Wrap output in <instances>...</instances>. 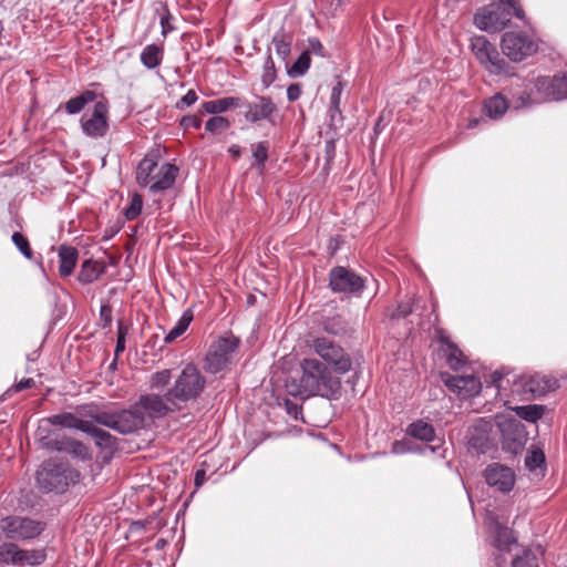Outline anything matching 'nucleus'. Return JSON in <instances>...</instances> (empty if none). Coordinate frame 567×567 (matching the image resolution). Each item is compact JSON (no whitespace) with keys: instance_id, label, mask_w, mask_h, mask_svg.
I'll return each instance as SVG.
<instances>
[{"instance_id":"9b49d317","label":"nucleus","mask_w":567,"mask_h":567,"mask_svg":"<svg viewBox=\"0 0 567 567\" xmlns=\"http://www.w3.org/2000/svg\"><path fill=\"white\" fill-rule=\"evenodd\" d=\"M538 49L536 41L524 32H506L502 39V50L512 61L519 62Z\"/></svg>"},{"instance_id":"72a5a7b5","label":"nucleus","mask_w":567,"mask_h":567,"mask_svg":"<svg viewBox=\"0 0 567 567\" xmlns=\"http://www.w3.org/2000/svg\"><path fill=\"white\" fill-rule=\"evenodd\" d=\"M95 96H96L95 92L85 91L82 94H80L79 96L70 99L65 103V111L69 114H78L84 109V106L87 103L93 102Z\"/></svg>"},{"instance_id":"2f4dec72","label":"nucleus","mask_w":567,"mask_h":567,"mask_svg":"<svg viewBox=\"0 0 567 567\" xmlns=\"http://www.w3.org/2000/svg\"><path fill=\"white\" fill-rule=\"evenodd\" d=\"M446 346V361L451 369L457 371L465 364V355L463 352L451 341L442 339Z\"/></svg>"},{"instance_id":"7ed1b4c3","label":"nucleus","mask_w":567,"mask_h":567,"mask_svg":"<svg viewBox=\"0 0 567 567\" xmlns=\"http://www.w3.org/2000/svg\"><path fill=\"white\" fill-rule=\"evenodd\" d=\"M80 472L65 462L50 458L37 471V486L43 492H64L70 484L80 481Z\"/></svg>"},{"instance_id":"39448f33","label":"nucleus","mask_w":567,"mask_h":567,"mask_svg":"<svg viewBox=\"0 0 567 567\" xmlns=\"http://www.w3.org/2000/svg\"><path fill=\"white\" fill-rule=\"evenodd\" d=\"M45 523L28 516L9 515L0 519V539L28 542L40 536Z\"/></svg>"},{"instance_id":"e2e57ef3","label":"nucleus","mask_w":567,"mask_h":567,"mask_svg":"<svg viewBox=\"0 0 567 567\" xmlns=\"http://www.w3.org/2000/svg\"><path fill=\"white\" fill-rule=\"evenodd\" d=\"M125 349V336L122 332V330H118V336L116 340V347H115V353L118 354L120 352L124 351Z\"/></svg>"},{"instance_id":"09e8293b","label":"nucleus","mask_w":567,"mask_h":567,"mask_svg":"<svg viewBox=\"0 0 567 567\" xmlns=\"http://www.w3.org/2000/svg\"><path fill=\"white\" fill-rule=\"evenodd\" d=\"M323 330L330 334H341L346 331V326L340 318H328L323 321Z\"/></svg>"},{"instance_id":"c9c22d12","label":"nucleus","mask_w":567,"mask_h":567,"mask_svg":"<svg viewBox=\"0 0 567 567\" xmlns=\"http://www.w3.org/2000/svg\"><path fill=\"white\" fill-rule=\"evenodd\" d=\"M471 47L480 63H482L483 60H488V54L494 49V45L485 37L473 38Z\"/></svg>"},{"instance_id":"412c9836","label":"nucleus","mask_w":567,"mask_h":567,"mask_svg":"<svg viewBox=\"0 0 567 567\" xmlns=\"http://www.w3.org/2000/svg\"><path fill=\"white\" fill-rule=\"evenodd\" d=\"M79 258L76 248L61 245L59 247V274L61 277H69L73 274Z\"/></svg>"},{"instance_id":"b1692460","label":"nucleus","mask_w":567,"mask_h":567,"mask_svg":"<svg viewBox=\"0 0 567 567\" xmlns=\"http://www.w3.org/2000/svg\"><path fill=\"white\" fill-rule=\"evenodd\" d=\"M84 433L89 434L100 449L113 450L116 445V439L111 433L96 427L91 422H87Z\"/></svg>"},{"instance_id":"f3484780","label":"nucleus","mask_w":567,"mask_h":567,"mask_svg":"<svg viewBox=\"0 0 567 567\" xmlns=\"http://www.w3.org/2000/svg\"><path fill=\"white\" fill-rule=\"evenodd\" d=\"M556 91L557 89L554 76H539L530 84L527 99L535 103L560 101Z\"/></svg>"},{"instance_id":"3c124183","label":"nucleus","mask_w":567,"mask_h":567,"mask_svg":"<svg viewBox=\"0 0 567 567\" xmlns=\"http://www.w3.org/2000/svg\"><path fill=\"white\" fill-rule=\"evenodd\" d=\"M342 91L343 84L341 81H338L337 84L332 86L329 107H333L336 110L340 107Z\"/></svg>"},{"instance_id":"5fc2aeb1","label":"nucleus","mask_w":567,"mask_h":567,"mask_svg":"<svg viewBox=\"0 0 567 567\" xmlns=\"http://www.w3.org/2000/svg\"><path fill=\"white\" fill-rule=\"evenodd\" d=\"M198 100L197 93L194 90H189L177 103L176 107L179 110H184L187 106H190L196 103Z\"/></svg>"},{"instance_id":"8fccbe9b","label":"nucleus","mask_w":567,"mask_h":567,"mask_svg":"<svg viewBox=\"0 0 567 567\" xmlns=\"http://www.w3.org/2000/svg\"><path fill=\"white\" fill-rule=\"evenodd\" d=\"M556 83V93L560 100L567 99V73L554 75Z\"/></svg>"},{"instance_id":"4468645a","label":"nucleus","mask_w":567,"mask_h":567,"mask_svg":"<svg viewBox=\"0 0 567 567\" xmlns=\"http://www.w3.org/2000/svg\"><path fill=\"white\" fill-rule=\"evenodd\" d=\"M45 554L38 549H21L16 542L0 545V563L7 565L34 566L44 561Z\"/></svg>"},{"instance_id":"13d9d810","label":"nucleus","mask_w":567,"mask_h":567,"mask_svg":"<svg viewBox=\"0 0 567 567\" xmlns=\"http://www.w3.org/2000/svg\"><path fill=\"white\" fill-rule=\"evenodd\" d=\"M328 113L330 117V126L337 127L338 124L342 123V112L340 107H338L337 110L333 107H329Z\"/></svg>"},{"instance_id":"a18cd8bd","label":"nucleus","mask_w":567,"mask_h":567,"mask_svg":"<svg viewBox=\"0 0 567 567\" xmlns=\"http://www.w3.org/2000/svg\"><path fill=\"white\" fill-rule=\"evenodd\" d=\"M142 207L143 197L140 194H134L131 198L130 205L123 212L126 220L135 219L141 214Z\"/></svg>"},{"instance_id":"ea45409f","label":"nucleus","mask_w":567,"mask_h":567,"mask_svg":"<svg viewBox=\"0 0 567 567\" xmlns=\"http://www.w3.org/2000/svg\"><path fill=\"white\" fill-rule=\"evenodd\" d=\"M311 64L309 52H302L296 62L288 70V74L292 78L302 76L307 73Z\"/></svg>"},{"instance_id":"680f3d73","label":"nucleus","mask_w":567,"mask_h":567,"mask_svg":"<svg viewBox=\"0 0 567 567\" xmlns=\"http://www.w3.org/2000/svg\"><path fill=\"white\" fill-rule=\"evenodd\" d=\"M529 93V87L524 91L518 97H517V104L515 105L516 109L519 107H526L536 104L534 101H530L527 99V94Z\"/></svg>"},{"instance_id":"c756f323","label":"nucleus","mask_w":567,"mask_h":567,"mask_svg":"<svg viewBox=\"0 0 567 567\" xmlns=\"http://www.w3.org/2000/svg\"><path fill=\"white\" fill-rule=\"evenodd\" d=\"M543 555L540 546L528 548L513 560V567H538L539 556Z\"/></svg>"},{"instance_id":"6e6552de","label":"nucleus","mask_w":567,"mask_h":567,"mask_svg":"<svg viewBox=\"0 0 567 567\" xmlns=\"http://www.w3.org/2000/svg\"><path fill=\"white\" fill-rule=\"evenodd\" d=\"M559 388L556 378L547 374H525L513 379L512 393L528 400L543 396Z\"/></svg>"},{"instance_id":"c03bdc74","label":"nucleus","mask_w":567,"mask_h":567,"mask_svg":"<svg viewBox=\"0 0 567 567\" xmlns=\"http://www.w3.org/2000/svg\"><path fill=\"white\" fill-rule=\"evenodd\" d=\"M277 78V71L275 66V62L268 52L266 60L264 62V72L261 75V82L265 87L270 86V84L276 80Z\"/></svg>"},{"instance_id":"6ab92c4d","label":"nucleus","mask_w":567,"mask_h":567,"mask_svg":"<svg viewBox=\"0 0 567 567\" xmlns=\"http://www.w3.org/2000/svg\"><path fill=\"white\" fill-rule=\"evenodd\" d=\"M245 117L250 123L267 120L272 123V115L277 112V106L269 96H258L257 101L249 103Z\"/></svg>"},{"instance_id":"20e7f679","label":"nucleus","mask_w":567,"mask_h":567,"mask_svg":"<svg viewBox=\"0 0 567 567\" xmlns=\"http://www.w3.org/2000/svg\"><path fill=\"white\" fill-rule=\"evenodd\" d=\"M101 425L110 427L121 434H131L145 426V415L135 404L130 409L120 411H101L92 415Z\"/></svg>"},{"instance_id":"ddd939ff","label":"nucleus","mask_w":567,"mask_h":567,"mask_svg":"<svg viewBox=\"0 0 567 567\" xmlns=\"http://www.w3.org/2000/svg\"><path fill=\"white\" fill-rule=\"evenodd\" d=\"M83 133L91 138H102L109 131V104L101 100L94 103L90 114H83L81 120Z\"/></svg>"},{"instance_id":"bb28decb","label":"nucleus","mask_w":567,"mask_h":567,"mask_svg":"<svg viewBox=\"0 0 567 567\" xmlns=\"http://www.w3.org/2000/svg\"><path fill=\"white\" fill-rule=\"evenodd\" d=\"M163 56V47L157 44H147L141 52V62L145 68L153 70L162 63Z\"/></svg>"},{"instance_id":"0e129e2a","label":"nucleus","mask_w":567,"mask_h":567,"mask_svg":"<svg viewBox=\"0 0 567 567\" xmlns=\"http://www.w3.org/2000/svg\"><path fill=\"white\" fill-rule=\"evenodd\" d=\"M34 380L31 378L22 379L20 382L16 384V391H22L24 389H29L33 386Z\"/></svg>"},{"instance_id":"473e14b6","label":"nucleus","mask_w":567,"mask_h":567,"mask_svg":"<svg viewBox=\"0 0 567 567\" xmlns=\"http://www.w3.org/2000/svg\"><path fill=\"white\" fill-rule=\"evenodd\" d=\"M515 414L530 423L537 422L545 412V408L538 404L523 405L513 408Z\"/></svg>"},{"instance_id":"f03ea898","label":"nucleus","mask_w":567,"mask_h":567,"mask_svg":"<svg viewBox=\"0 0 567 567\" xmlns=\"http://www.w3.org/2000/svg\"><path fill=\"white\" fill-rule=\"evenodd\" d=\"M513 16L520 20L525 17L517 0H493L475 13L474 23L486 32H498L508 24Z\"/></svg>"},{"instance_id":"dca6fc26","label":"nucleus","mask_w":567,"mask_h":567,"mask_svg":"<svg viewBox=\"0 0 567 567\" xmlns=\"http://www.w3.org/2000/svg\"><path fill=\"white\" fill-rule=\"evenodd\" d=\"M484 478L488 486L508 493L513 489L516 481L514 471L503 464L492 463L484 470Z\"/></svg>"},{"instance_id":"aec40b11","label":"nucleus","mask_w":567,"mask_h":567,"mask_svg":"<svg viewBox=\"0 0 567 567\" xmlns=\"http://www.w3.org/2000/svg\"><path fill=\"white\" fill-rule=\"evenodd\" d=\"M178 175V167L171 163H165L156 169L150 184L151 193H159L173 187Z\"/></svg>"},{"instance_id":"774afa93","label":"nucleus","mask_w":567,"mask_h":567,"mask_svg":"<svg viewBox=\"0 0 567 567\" xmlns=\"http://www.w3.org/2000/svg\"><path fill=\"white\" fill-rule=\"evenodd\" d=\"M228 152L235 157L238 158L241 154V150L238 145H231Z\"/></svg>"},{"instance_id":"0eeeda50","label":"nucleus","mask_w":567,"mask_h":567,"mask_svg":"<svg viewBox=\"0 0 567 567\" xmlns=\"http://www.w3.org/2000/svg\"><path fill=\"white\" fill-rule=\"evenodd\" d=\"M205 386L206 378L196 365L189 363L177 375L169 392L177 404L179 402L186 403L196 400L203 393Z\"/></svg>"},{"instance_id":"052dcab7","label":"nucleus","mask_w":567,"mask_h":567,"mask_svg":"<svg viewBox=\"0 0 567 567\" xmlns=\"http://www.w3.org/2000/svg\"><path fill=\"white\" fill-rule=\"evenodd\" d=\"M100 317L104 321V326L112 322V307L110 305H102L100 309Z\"/></svg>"},{"instance_id":"5701e85b","label":"nucleus","mask_w":567,"mask_h":567,"mask_svg":"<svg viewBox=\"0 0 567 567\" xmlns=\"http://www.w3.org/2000/svg\"><path fill=\"white\" fill-rule=\"evenodd\" d=\"M508 101L502 93H497L484 102L483 111L489 118L498 120L508 110Z\"/></svg>"},{"instance_id":"393cba45","label":"nucleus","mask_w":567,"mask_h":567,"mask_svg":"<svg viewBox=\"0 0 567 567\" xmlns=\"http://www.w3.org/2000/svg\"><path fill=\"white\" fill-rule=\"evenodd\" d=\"M157 162L152 156H145L138 164L136 169V181L142 187H150L152 178L157 169Z\"/></svg>"},{"instance_id":"4c0bfd02","label":"nucleus","mask_w":567,"mask_h":567,"mask_svg":"<svg viewBox=\"0 0 567 567\" xmlns=\"http://www.w3.org/2000/svg\"><path fill=\"white\" fill-rule=\"evenodd\" d=\"M269 143L266 141L258 142L251 145V153L254 157L252 166L262 172L265 164L268 159Z\"/></svg>"},{"instance_id":"a19ab883","label":"nucleus","mask_w":567,"mask_h":567,"mask_svg":"<svg viewBox=\"0 0 567 567\" xmlns=\"http://www.w3.org/2000/svg\"><path fill=\"white\" fill-rule=\"evenodd\" d=\"M55 449L58 451H66L75 454L76 456L85 457L87 454L86 447L79 441L69 440L66 442H58Z\"/></svg>"},{"instance_id":"4d7b16f0","label":"nucleus","mask_w":567,"mask_h":567,"mask_svg":"<svg viewBox=\"0 0 567 567\" xmlns=\"http://www.w3.org/2000/svg\"><path fill=\"white\" fill-rule=\"evenodd\" d=\"M165 13L161 17V27H162V34L165 37L168 32L173 30V27L169 23V19L172 18L168 9L164 7Z\"/></svg>"},{"instance_id":"f257e3e1","label":"nucleus","mask_w":567,"mask_h":567,"mask_svg":"<svg viewBox=\"0 0 567 567\" xmlns=\"http://www.w3.org/2000/svg\"><path fill=\"white\" fill-rule=\"evenodd\" d=\"M301 369L302 375L300 378L299 394L336 399L340 393V379L332 375L328 367L319 360L310 358L303 359Z\"/></svg>"},{"instance_id":"a878e982","label":"nucleus","mask_w":567,"mask_h":567,"mask_svg":"<svg viewBox=\"0 0 567 567\" xmlns=\"http://www.w3.org/2000/svg\"><path fill=\"white\" fill-rule=\"evenodd\" d=\"M48 422L54 426L76 429L84 432L89 421L81 420L73 413L64 412L49 416Z\"/></svg>"},{"instance_id":"cd10ccee","label":"nucleus","mask_w":567,"mask_h":567,"mask_svg":"<svg viewBox=\"0 0 567 567\" xmlns=\"http://www.w3.org/2000/svg\"><path fill=\"white\" fill-rule=\"evenodd\" d=\"M408 434L413 436L414 439L431 442L435 437V430L430 424L422 420L415 421L411 423L406 430Z\"/></svg>"},{"instance_id":"de8ad7c7","label":"nucleus","mask_w":567,"mask_h":567,"mask_svg":"<svg viewBox=\"0 0 567 567\" xmlns=\"http://www.w3.org/2000/svg\"><path fill=\"white\" fill-rule=\"evenodd\" d=\"M12 241L27 259H32L33 251L30 247L28 238L23 234L19 231L13 233Z\"/></svg>"},{"instance_id":"a211bd4d","label":"nucleus","mask_w":567,"mask_h":567,"mask_svg":"<svg viewBox=\"0 0 567 567\" xmlns=\"http://www.w3.org/2000/svg\"><path fill=\"white\" fill-rule=\"evenodd\" d=\"M444 383L453 391L463 396H473L481 392L482 383L473 375H450L443 374Z\"/></svg>"},{"instance_id":"7c9ffc66","label":"nucleus","mask_w":567,"mask_h":567,"mask_svg":"<svg viewBox=\"0 0 567 567\" xmlns=\"http://www.w3.org/2000/svg\"><path fill=\"white\" fill-rule=\"evenodd\" d=\"M272 44L278 56L282 60H287L291 51L292 35L282 30L276 32L272 37Z\"/></svg>"},{"instance_id":"6e6d98bb","label":"nucleus","mask_w":567,"mask_h":567,"mask_svg":"<svg viewBox=\"0 0 567 567\" xmlns=\"http://www.w3.org/2000/svg\"><path fill=\"white\" fill-rule=\"evenodd\" d=\"M306 52H309V54L313 53L320 56H324L323 45L318 38L308 39V49Z\"/></svg>"},{"instance_id":"bf43d9fd","label":"nucleus","mask_w":567,"mask_h":567,"mask_svg":"<svg viewBox=\"0 0 567 567\" xmlns=\"http://www.w3.org/2000/svg\"><path fill=\"white\" fill-rule=\"evenodd\" d=\"M301 95V86L299 84H290L287 89V97L290 102L297 101Z\"/></svg>"},{"instance_id":"f8f14e48","label":"nucleus","mask_w":567,"mask_h":567,"mask_svg":"<svg viewBox=\"0 0 567 567\" xmlns=\"http://www.w3.org/2000/svg\"><path fill=\"white\" fill-rule=\"evenodd\" d=\"M136 405L150 419H161L169 413L179 410V404L176 403L169 390L164 394H143L140 396Z\"/></svg>"},{"instance_id":"4be33fe9","label":"nucleus","mask_w":567,"mask_h":567,"mask_svg":"<svg viewBox=\"0 0 567 567\" xmlns=\"http://www.w3.org/2000/svg\"><path fill=\"white\" fill-rule=\"evenodd\" d=\"M244 105V102L240 97L237 96H227L213 101H207L202 104V110L204 113L208 114H220L225 113L230 109L240 107Z\"/></svg>"},{"instance_id":"1a4fd4ad","label":"nucleus","mask_w":567,"mask_h":567,"mask_svg":"<svg viewBox=\"0 0 567 567\" xmlns=\"http://www.w3.org/2000/svg\"><path fill=\"white\" fill-rule=\"evenodd\" d=\"M311 348L338 374H346L352 368V360L334 340L319 337L312 340Z\"/></svg>"},{"instance_id":"69168bd1","label":"nucleus","mask_w":567,"mask_h":567,"mask_svg":"<svg viewBox=\"0 0 567 567\" xmlns=\"http://www.w3.org/2000/svg\"><path fill=\"white\" fill-rule=\"evenodd\" d=\"M206 478V473L204 470H198L195 474V485L198 487L204 484Z\"/></svg>"},{"instance_id":"c85d7f7f","label":"nucleus","mask_w":567,"mask_h":567,"mask_svg":"<svg viewBox=\"0 0 567 567\" xmlns=\"http://www.w3.org/2000/svg\"><path fill=\"white\" fill-rule=\"evenodd\" d=\"M194 319V313L192 309H187L183 312L182 317L178 319L176 324L169 330V332L165 336L164 342L172 343L178 337L186 332L190 322Z\"/></svg>"},{"instance_id":"e433bc0d","label":"nucleus","mask_w":567,"mask_h":567,"mask_svg":"<svg viewBox=\"0 0 567 567\" xmlns=\"http://www.w3.org/2000/svg\"><path fill=\"white\" fill-rule=\"evenodd\" d=\"M515 543L513 532L504 526L496 525L494 545L501 550H508Z\"/></svg>"},{"instance_id":"37998d69","label":"nucleus","mask_w":567,"mask_h":567,"mask_svg":"<svg viewBox=\"0 0 567 567\" xmlns=\"http://www.w3.org/2000/svg\"><path fill=\"white\" fill-rule=\"evenodd\" d=\"M230 122L228 118L224 116H213L206 122L205 130L210 134H220L228 130Z\"/></svg>"},{"instance_id":"f704fd0d","label":"nucleus","mask_w":567,"mask_h":567,"mask_svg":"<svg viewBox=\"0 0 567 567\" xmlns=\"http://www.w3.org/2000/svg\"><path fill=\"white\" fill-rule=\"evenodd\" d=\"M101 272L102 270L99 269L97 264L95 261L85 260L81 266L78 279L82 284H91L99 279Z\"/></svg>"},{"instance_id":"864d4df0","label":"nucleus","mask_w":567,"mask_h":567,"mask_svg":"<svg viewBox=\"0 0 567 567\" xmlns=\"http://www.w3.org/2000/svg\"><path fill=\"white\" fill-rule=\"evenodd\" d=\"M413 311V306L411 300L399 302L395 311L391 315L394 318H404L409 316Z\"/></svg>"},{"instance_id":"49530a36","label":"nucleus","mask_w":567,"mask_h":567,"mask_svg":"<svg viewBox=\"0 0 567 567\" xmlns=\"http://www.w3.org/2000/svg\"><path fill=\"white\" fill-rule=\"evenodd\" d=\"M545 454L542 450L536 449L528 452L525 458V466L529 471H535L545 463Z\"/></svg>"},{"instance_id":"79ce46f5","label":"nucleus","mask_w":567,"mask_h":567,"mask_svg":"<svg viewBox=\"0 0 567 567\" xmlns=\"http://www.w3.org/2000/svg\"><path fill=\"white\" fill-rule=\"evenodd\" d=\"M172 373L171 370L164 369L156 371L150 377V388L161 390L164 389L171 382Z\"/></svg>"},{"instance_id":"423d86ee","label":"nucleus","mask_w":567,"mask_h":567,"mask_svg":"<svg viewBox=\"0 0 567 567\" xmlns=\"http://www.w3.org/2000/svg\"><path fill=\"white\" fill-rule=\"evenodd\" d=\"M239 344L240 339L234 334L215 339L204 359L205 371L215 374L226 369L231 363Z\"/></svg>"},{"instance_id":"2eb2a0df","label":"nucleus","mask_w":567,"mask_h":567,"mask_svg":"<svg viewBox=\"0 0 567 567\" xmlns=\"http://www.w3.org/2000/svg\"><path fill=\"white\" fill-rule=\"evenodd\" d=\"M497 424L507 450L517 452L523 449L527 441V432L520 421L514 417H502Z\"/></svg>"},{"instance_id":"338daca9","label":"nucleus","mask_w":567,"mask_h":567,"mask_svg":"<svg viewBox=\"0 0 567 567\" xmlns=\"http://www.w3.org/2000/svg\"><path fill=\"white\" fill-rule=\"evenodd\" d=\"M505 377L499 371H495L493 374V381L497 383V388H503V381Z\"/></svg>"},{"instance_id":"9d476101","label":"nucleus","mask_w":567,"mask_h":567,"mask_svg":"<svg viewBox=\"0 0 567 567\" xmlns=\"http://www.w3.org/2000/svg\"><path fill=\"white\" fill-rule=\"evenodd\" d=\"M329 287L336 293L359 297L364 289V279L346 267L337 266L329 272Z\"/></svg>"},{"instance_id":"58836bf2","label":"nucleus","mask_w":567,"mask_h":567,"mask_svg":"<svg viewBox=\"0 0 567 567\" xmlns=\"http://www.w3.org/2000/svg\"><path fill=\"white\" fill-rule=\"evenodd\" d=\"M488 55L489 59L483 60V62L481 63L488 72L497 74L505 71L507 63L501 56L495 47Z\"/></svg>"},{"instance_id":"603ef678","label":"nucleus","mask_w":567,"mask_h":567,"mask_svg":"<svg viewBox=\"0 0 567 567\" xmlns=\"http://www.w3.org/2000/svg\"><path fill=\"white\" fill-rule=\"evenodd\" d=\"M179 125L184 130L199 128L202 126V118L199 115H185L181 118Z\"/></svg>"}]
</instances>
